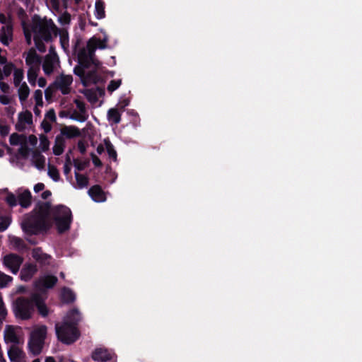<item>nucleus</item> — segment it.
Returning a JSON list of instances; mask_svg holds the SVG:
<instances>
[{"instance_id": "774afa93", "label": "nucleus", "mask_w": 362, "mask_h": 362, "mask_svg": "<svg viewBox=\"0 0 362 362\" xmlns=\"http://www.w3.org/2000/svg\"><path fill=\"white\" fill-rule=\"evenodd\" d=\"M45 362H56V361L53 357L47 356L46 357Z\"/></svg>"}, {"instance_id": "f3484780", "label": "nucleus", "mask_w": 362, "mask_h": 362, "mask_svg": "<svg viewBox=\"0 0 362 362\" xmlns=\"http://www.w3.org/2000/svg\"><path fill=\"white\" fill-rule=\"evenodd\" d=\"M57 282V278L52 275H45L41 276L35 283L37 288L53 287Z\"/></svg>"}, {"instance_id": "ddd939ff", "label": "nucleus", "mask_w": 362, "mask_h": 362, "mask_svg": "<svg viewBox=\"0 0 362 362\" xmlns=\"http://www.w3.org/2000/svg\"><path fill=\"white\" fill-rule=\"evenodd\" d=\"M74 103L77 109L71 111L70 119L79 122H85L88 119V115L84 103L79 99H75Z\"/></svg>"}, {"instance_id": "c9c22d12", "label": "nucleus", "mask_w": 362, "mask_h": 362, "mask_svg": "<svg viewBox=\"0 0 362 362\" xmlns=\"http://www.w3.org/2000/svg\"><path fill=\"white\" fill-rule=\"evenodd\" d=\"M13 281V278L0 271V288L8 286Z\"/></svg>"}, {"instance_id": "39448f33", "label": "nucleus", "mask_w": 362, "mask_h": 362, "mask_svg": "<svg viewBox=\"0 0 362 362\" xmlns=\"http://www.w3.org/2000/svg\"><path fill=\"white\" fill-rule=\"evenodd\" d=\"M47 334L45 325H35L33 327L28 341V351L33 356L39 355L44 347Z\"/></svg>"}, {"instance_id": "5701e85b", "label": "nucleus", "mask_w": 362, "mask_h": 362, "mask_svg": "<svg viewBox=\"0 0 362 362\" xmlns=\"http://www.w3.org/2000/svg\"><path fill=\"white\" fill-rule=\"evenodd\" d=\"M37 266L33 264H28L24 266L21 272V277L23 281H29L37 272Z\"/></svg>"}, {"instance_id": "9b49d317", "label": "nucleus", "mask_w": 362, "mask_h": 362, "mask_svg": "<svg viewBox=\"0 0 362 362\" xmlns=\"http://www.w3.org/2000/svg\"><path fill=\"white\" fill-rule=\"evenodd\" d=\"M23 57L25 59V64L28 69H40L42 63L41 57L37 53L34 48H30L26 52H24Z\"/></svg>"}, {"instance_id": "ea45409f", "label": "nucleus", "mask_w": 362, "mask_h": 362, "mask_svg": "<svg viewBox=\"0 0 362 362\" xmlns=\"http://www.w3.org/2000/svg\"><path fill=\"white\" fill-rule=\"evenodd\" d=\"M40 148L42 151H45L48 150L49 146V141L47 139V137L45 135H40Z\"/></svg>"}, {"instance_id": "a878e982", "label": "nucleus", "mask_w": 362, "mask_h": 362, "mask_svg": "<svg viewBox=\"0 0 362 362\" xmlns=\"http://www.w3.org/2000/svg\"><path fill=\"white\" fill-rule=\"evenodd\" d=\"M122 111L117 108H111L107 111V120L111 124H117L121 121Z\"/></svg>"}, {"instance_id": "a19ab883", "label": "nucleus", "mask_w": 362, "mask_h": 362, "mask_svg": "<svg viewBox=\"0 0 362 362\" xmlns=\"http://www.w3.org/2000/svg\"><path fill=\"white\" fill-rule=\"evenodd\" d=\"M42 95L43 93L41 90H35L33 97L37 105L43 106Z\"/></svg>"}, {"instance_id": "a211bd4d", "label": "nucleus", "mask_w": 362, "mask_h": 362, "mask_svg": "<svg viewBox=\"0 0 362 362\" xmlns=\"http://www.w3.org/2000/svg\"><path fill=\"white\" fill-rule=\"evenodd\" d=\"M18 204L23 208H28L31 204L32 195L28 189H19L17 192Z\"/></svg>"}, {"instance_id": "3c124183", "label": "nucleus", "mask_w": 362, "mask_h": 362, "mask_svg": "<svg viewBox=\"0 0 362 362\" xmlns=\"http://www.w3.org/2000/svg\"><path fill=\"white\" fill-rule=\"evenodd\" d=\"M63 170L65 175H68L70 173L71 170V164L69 159L64 163Z\"/></svg>"}, {"instance_id": "aec40b11", "label": "nucleus", "mask_w": 362, "mask_h": 362, "mask_svg": "<svg viewBox=\"0 0 362 362\" xmlns=\"http://www.w3.org/2000/svg\"><path fill=\"white\" fill-rule=\"evenodd\" d=\"M33 301L35 303V308H37L39 313L42 317H46L49 314V309L44 303L43 299L38 293L33 294Z\"/></svg>"}, {"instance_id": "6e6d98bb", "label": "nucleus", "mask_w": 362, "mask_h": 362, "mask_svg": "<svg viewBox=\"0 0 362 362\" xmlns=\"http://www.w3.org/2000/svg\"><path fill=\"white\" fill-rule=\"evenodd\" d=\"M37 84L40 88H44L47 85V81L45 78L41 77V78H38Z\"/></svg>"}, {"instance_id": "2f4dec72", "label": "nucleus", "mask_w": 362, "mask_h": 362, "mask_svg": "<svg viewBox=\"0 0 362 362\" xmlns=\"http://www.w3.org/2000/svg\"><path fill=\"white\" fill-rule=\"evenodd\" d=\"M62 299L66 303L73 302L75 300V295L71 290L64 288L61 293Z\"/></svg>"}, {"instance_id": "79ce46f5", "label": "nucleus", "mask_w": 362, "mask_h": 362, "mask_svg": "<svg viewBox=\"0 0 362 362\" xmlns=\"http://www.w3.org/2000/svg\"><path fill=\"white\" fill-rule=\"evenodd\" d=\"M4 66L3 67V71H1L3 75H4V77H7L11 73L12 71L14 72V66H13V64H11V63H8V64H4Z\"/></svg>"}, {"instance_id": "1a4fd4ad", "label": "nucleus", "mask_w": 362, "mask_h": 362, "mask_svg": "<svg viewBox=\"0 0 362 362\" xmlns=\"http://www.w3.org/2000/svg\"><path fill=\"white\" fill-rule=\"evenodd\" d=\"M4 266L13 274H16L23 262V257L16 254H8L2 259Z\"/></svg>"}, {"instance_id": "603ef678", "label": "nucleus", "mask_w": 362, "mask_h": 362, "mask_svg": "<svg viewBox=\"0 0 362 362\" xmlns=\"http://www.w3.org/2000/svg\"><path fill=\"white\" fill-rule=\"evenodd\" d=\"M45 187V186L43 183L39 182L34 186L33 190L35 193H38L40 192L44 191Z\"/></svg>"}, {"instance_id": "f704fd0d", "label": "nucleus", "mask_w": 362, "mask_h": 362, "mask_svg": "<svg viewBox=\"0 0 362 362\" xmlns=\"http://www.w3.org/2000/svg\"><path fill=\"white\" fill-rule=\"evenodd\" d=\"M47 174L48 176L54 182H58L60 179L59 170L54 165H48Z\"/></svg>"}, {"instance_id": "4468645a", "label": "nucleus", "mask_w": 362, "mask_h": 362, "mask_svg": "<svg viewBox=\"0 0 362 362\" xmlns=\"http://www.w3.org/2000/svg\"><path fill=\"white\" fill-rule=\"evenodd\" d=\"M8 356L11 362H27L25 353L16 345H11L8 349Z\"/></svg>"}, {"instance_id": "cd10ccee", "label": "nucleus", "mask_w": 362, "mask_h": 362, "mask_svg": "<svg viewBox=\"0 0 362 362\" xmlns=\"http://www.w3.org/2000/svg\"><path fill=\"white\" fill-rule=\"evenodd\" d=\"M65 148V139L62 136H57L54 145L53 146V153L57 155H61Z\"/></svg>"}, {"instance_id": "f8f14e48", "label": "nucleus", "mask_w": 362, "mask_h": 362, "mask_svg": "<svg viewBox=\"0 0 362 362\" xmlns=\"http://www.w3.org/2000/svg\"><path fill=\"white\" fill-rule=\"evenodd\" d=\"M15 126L16 129L19 132L31 129L33 126V115L31 112L28 110L20 112Z\"/></svg>"}, {"instance_id": "473e14b6", "label": "nucleus", "mask_w": 362, "mask_h": 362, "mask_svg": "<svg viewBox=\"0 0 362 362\" xmlns=\"http://www.w3.org/2000/svg\"><path fill=\"white\" fill-rule=\"evenodd\" d=\"M40 69H28L27 72L28 81L32 86H35Z\"/></svg>"}, {"instance_id": "20e7f679", "label": "nucleus", "mask_w": 362, "mask_h": 362, "mask_svg": "<svg viewBox=\"0 0 362 362\" xmlns=\"http://www.w3.org/2000/svg\"><path fill=\"white\" fill-rule=\"evenodd\" d=\"M107 47V39L103 40L95 37H91L87 42L86 47L79 50L78 59L79 63L84 67L93 64L97 65L98 62L95 57L97 48L105 49Z\"/></svg>"}, {"instance_id": "72a5a7b5", "label": "nucleus", "mask_w": 362, "mask_h": 362, "mask_svg": "<svg viewBox=\"0 0 362 362\" xmlns=\"http://www.w3.org/2000/svg\"><path fill=\"white\" fill-rule=\"evenodd\" d=\"M104 146L107 150V152L109 155V156L112 158L114 160H116L117 159V152L115 150V148L112 143L110 141L109 139H105L104 140Z\"/></svg>"}, {"instance_id": "4be33fe9", "label": "nucleus", "mask_w": 362, "mask_h": 362, "mask_svg": "<svg viewBox=\"0 0 362 362\" xmlns=\"http://www.w3.org/2000/svg\"><path fill=\"white\" fill-rule=\"evenodd\" d=\"M88 194L96 202H103L106 200V196L101 187L98 185H95L90 187L88 190Z\"/></svg>"}, {"instance_id": "c03bdc74", "label": "nucleus", "mask_w": 362, "mask_h": 362, "mask_svg": "<svg viewBox=\"0 0 362 362\" xmlns=\"http://www.w3.org/2000/svg\"><path fill=\"white\" fill-rule=\"evenodd\" d=\"M6 201L9 206H14L18 204V197L15 194L9 193L6 196Z\"/></svg>"}, {"instance_id": "8fccbe9b", "label": "nucleus", "mask_w": 362, "mask_h": 362, "mask_svg": "<svg viewBox=\"0 0 362 362\" xmlns=\"http://www.w3.org/2000/svg\"><path fill=\"white\" fill-rule=\"evenodd\" d=\"M52 123L51 122L49 121H47L45 119H43V121L41 123V127L43 129V130L45 131V133H48L51 131L52 129Z\"/></svg>"}, {"instance_id": "37998d69", "label": "nucleus", "mask_w": 362, "mask_h": 362, "mask_svg": "<svg viewBox=\"0 0 362 362\" xmlns=\"http://www.w3.org/2000/svg\"><path fill=\"white\" fill-rule=\"evenodd\" d=\"M0 23L3 24V25H13L11 15L0 13Z\"/></svg>"}, {"instance_id": "e433bc0d", "label": "nucleus", "mask_w": 362, "mask_h": 362, "mask_svg": "<svg viewBox=\"0 0 362 362\" xmlns=\"http://www.w3.org/2000/svg\"><path fill=\"white\" fill-rule=\"evenodd\" d=\"M81 93H83V95L86 96L87 100L92 103H94L98 100L97 94L93 90L86 89L83 91H81Z\"/></svg>"}, {"instance_id": "6ab92c4d", "label": "nucleus", "mask_w": 362, "mask_h": 362, "mask_svg": "<svg viewBox=\"0 0 362 362\" xmlns=\"http://www.w3.org/2000/svg\"><path fill=\"white\" fill-rule=\"evenodd\" d=\"M13 40V25H3L0 29V41L4 45H8Z\"/></svg>"}, {"instance_id": "9d476101", "label": "nucleus", "mask_w": 362, "mask_h": 362, "mask_svg": "<svg viewBox=\"0 0 362 362\" xmlns=\"http://www.w3.org/2000/svg\"><path fill=\"white\" fill-rule=\"evenodd\" d=\"M73 83V77L71 75L62 74L58 76L53 86L64 95L70 93L71 90V84Z\"/></svg>"}, {"instance_id": "49530a36", "label": "nucleus", "mask_w": 362, "mask_h": 362, "mask_svg": "<svg viewBox=\"0 0 362 362\" xmlns=\"http://www.w3.org/2000/svg\"><path fill=\"white\" fill-rule=\"evenodd\" d=\"M44 119L47 121H49L51 122H54L56 120V115L55 112L53 109L49 110L45 114Z\"/></svg>"}, {"instance_id": "338daca9", "label": "nucleus", "mask_w": 362, "mask_h": 362, "mask_svg": "<svg viewBox=\"0 0 362 362\" xmlns=\"http://www.w3.org/2000/svg\"><path fill=\"white\" fill-rule=\"evenodd\" d=\"M105 148V147L103 146V145H99L97 147V152H98V153L101 154L104 151Z\"/></svg>"}, {"instance_id": "4d7b16f0", "label": "nucleus", "mask_w": 362, "mask_h": 362, "mask_svg": "<svg viewBox=\"0 0 362 362\" xmlns=\"http://www.w3.org/2000/svg\"><path fill=\"white\" fill-rule=\"evenodd\" d=\"M92 160L95 166H100L102 165L100 160L95 155H92Z\"/></svg>"}, {"instance_id": "0e129e2a", "label": "nucleus", "mask_w": 362, "mask_h": 362, "mask_svg": "<svg viewBox=\"0 0 362 362\" xmlns=\"http://www.w3.org/2000/svg\"><path fill=\"white\" fill-rule=\"evenodd\" d=\"M42 106H40V105H37L35 104L34 108H33V111H34V113L36 116H40V113H41V110H40V108L42 107Z\"/></svg>"}, {"instance_id": "7ed1b4c3", "label": "nucleus", "mask_w": 362, "mask_h": 362, "mask_svg": "<svg viewBox=\"0 0 362 362\" xmlns=\"http://www.w3.org/2000/svg\"><path fill=\"white\" fill-rule=\"evenodd\" d=\"M80 320L79 312L77 310H71L66 315L64 321L55 326L59 340L66 344H72L76 341L79 337V332L76 326Z\"/></svg>"}, {"instance_id": "13d9d810", "label": "nucleus", "mask_w": 362, "mask_h": 362, "mask_svg": "<svg viewBox=\"0 0 362 362\" xmlns=\"http://www.w3.org/2000/svg\"><path fill=\"white\" fill-rule=\"evenodd\" d=\"M7 315V310L5 308V306H1L0 307V319H1V320L6 317V315Z\"/></svg>"}, {"instance_id": "680f3d73", "label": "nucleus", "mask_w": 362, "mask_h": 362, "mask_svg": "<svg viewBox=\"0 0 362 362\" xmlns=\"http://www.w3.org/2000/svg\"><path fill=\"white\" fill-rule=\"evenodd\" d=\"M8 133V129L5 125L0 124V134L6 135Z\"/></svg>"}, {"instance_id": "f03ea898", "label": "nucleus", "mask_w": 362, "mask_h": 362, "mask_svg": "<svg viewBox=\"0 0 362 362\" xmlns=\"http://www.w3.org/2000/svg\"><path fill=\"white\" fill-rule=\"evenodd\" d=\"M24 34L28 45L32 42V36L37 49L44 52L45 47L42 42L51 40L52 35L57 36V28L51 19L40 18L35 15L32 18L31 23L23 27Z\"/></svg>"}, {"instance_id": "2eb2a0df", "label": "nucleus", "mask_w": 362, "mask_h": 362, "mask_svg": "<svg viewBox=\"0 0 362 362\" xmlns=\"http://www.w3.org/2000/svg\"><path fill=\"white\" fill-rule=\"evenodd\" d=\"M4 338L6 344H12V345L17 346L20 342V339L17 334V327L7 325L4 332Z\"/></svg>"}, {"instance_id": "864d4df0", "label": "nucleus", "mask_w": 362, "mask_h": 362, "mask_svg": "<svg viewBox=\"0 0 362 362\" xmlns=\"http://www.w3.org/2000/svg\"><path fill=\"white\" fill-rule=\"evenodd\" d=\"M52 94H53V90L51 86H49L48 88H47L45 89V98L47 100L51 99V98L52 97Z\"/></svg>"}, {"instance_id": "412c9836", "label": "nucleus", "mask_w": 362, "mask_h": 362, "mask_svg": "<svg viewBox=\"0 0 362 362\" xmlns=\"http://www.w3.org/2000/svg\"><path fill=\"white\" fill-rule=\"evenodd\" d=\"M33 257L41 264H49L52 257L46 253H44L41 248L37 247L32 251Z\"/></svg>"}, {"instance_id": "bb28decb", "label": "nucleus", "mask_w": 362, "mask_h": 362, "mask_svg": "<svg viewBox=\"0 0 362 362\" xmlns=\"http://www.w3.org/2000/svg\"><path fill=\"white\" fill-rule=\"evenodd\" d=\"M8 240L11 247L13 250L21 251L25 248V244L21 238L9 235Z\"/></svg>"}, {"instance_id": "b1692460", "label": "nucleus", "mask_w": 362, "mask_h": 362, "mask_svg": "<svg viewBox=\"0 0 362 362\" xmlns=\"http://www.w3.org/2000/svg\"><path fill=\"white\" fill-rule=\"evenodd\" d=\"M33 165L39 170L45 169L46 165V158L37 151L33 152L31 158Z\"/></svg>"}, {"instance_id": "bf43d9fd", "label": "nucleus", "mask_w": 362, "mask_h": 362, "mask_svg": "<svg viewBox=\"0 0 362 362\" xmlns=\"http://www.w3.org/2000/svg\"><path fill=\"white\" fill-rule=\"evenodd\" d=\"M51 195L52 193L49 190H45L42 192L40 197L42 199H47Z\"/></svg>"}, {"instance_id": "69168bd1", "label": "nucleus", "mask_w": 362, "mask_h": 362, "mask_svg": "<svg viewBox=\"0 0 362 362\" xmlns=\"http://www.w3.org/2000/svg\"><path fill=\"white\" fill-rule=\"evenodd\" d=\"M29 141L33 145H35L37 144V137L34 135H30L29 136Z\"/></svg>"}, {"instance_id": "423d86ee", "label": "nucleus", "mask_w": 362, "mask_h": 362, "mask_svg": "<svg viewBox=\"0 0 362 362\" xmlns=\"http://www.w3.org/2000/svg\"><path fill=\"white\" fill-rule=\"evenodd\" d=\"M13 313L16 318L22 320H28L32 318L35 313L33 294L30 298H18L13 305Z\"/></svg>"}, {"instance_id": "c85d7f7f", "label": "nucleus", "mask_w": 362, "mask_h": 362, "mask_svg": "<svg viewBox=\"0 0 362 362\" xmlns=\"http://www.w3.org/2000/svg\"><path fill=\"white\" fill-rule=\"evenodd\" d=\"M57 33L59 35L60 43L62 48L66 50L69 47V33L64 28L59 30L57 28Z\"/></svg>"}, {"instance_id": "7c9ffc66", "label": "nucleus", "mask_w": 362, "mask_h": 362, "mask_svg": "<svg viewBox=\"0 0 362 362\" xmlns=\"http://www.w3.org/2000/svg\"><path fill=\"white\" fill-rule=\"evenodd\" d=\"M75 177L76 180V188L83 189L88 186V180L87 177L78 173H75Z\"/></svg>"}, {"instance_id": "6e6552de", "label": "nucleus", "mask_w": 362, "mask_h": 362, "mask_svg": "<svg viewBox=\"0 0 362 362\" xmlns=\"http://www.w3.org/2000/svg\"><path fill=\"white\" fill-rule=\"evenodd\" d=\"M59 66V60L57 54L52 47L49 52L45 57L42 62V69L46 75H50Z\"/></svg>"}, {"instance_id": "58836bf2", "label": "nucleus", "mask_w": 362, "mask_h": 362, "mask_svg": "<svg viewBox=\"0 0 362 362\" xmlns=\"http://www.w3.org/2000/svg\"><path fill=\"white\" fill-rule=\"evenodd\" d=\"M59 23L62 25H69L71 22V16L67 12L62 13L58 18Z\"/></svg>"}, {"instance_id": "e2e57ef3", "label": "nucleus", "mask_w": 362, "mask_h": 362, "mask_svg": "<svg viewBox=\"0 0 362 362\" xmlns=\"http://www.w3.org/2000/svg\"><path fill=\"white\" fill-rule=\"evenodd\" d=\"M78 148L81 153H84L86 152V146L82 141L78 142Z\"/></svg>"}, {"instance_id": "393cba45", "label": "nucleus", "mask_w": 362, "mask_h": 362, "mask_svg": "<svg viewBox=\"0 0 362 362\" xmlns=\"http://www.w3.org/2000/svg\"><path fill=\"white\" fill-rule=\"evenodd\" d=\"M81 134L80 130L74 126H66L63 127L61 129V134L59 136H62L69 139L74 138L79 136Z\"/></svg>"}, {"instance_id": "f257e3e1", "label": "nucleus", "mask_w": 362, "mask_h": 362, "mask_svg": "<svg viewBox=\"0 0 362 362\" xmlns=\"http://www.w3.org/2000/svg\"><path fill=\"white\" fill-rule=\"evenodd\" d=\"M52 216L59 233H63L69 229L71 221V212L65 206H57L50 209L47 203L40 206L37 211L28 216L21 223L24 232L36 234L40 231L47 230L52 226L49 219Z\"/></svg>"}, {"instance_id": "09e8293b", "label": "nucleus", "mask_w": 362, "mask_h": 362, "mask_svg": "<svg viewBox=\"0 0 362 362\" xmlns=\"http://www.w3.org/2000/svg\"><path fill=\"white\" fill-rule=\"evenodd\" d=\"M9 141L11 145H18L21 143V138L18 134H13L10 136Z\"/></svg>"}, {"instance_id": "de8ad7c7", "label": "nucleus", "mask_w": 362, "mask_h": 362, "mask_svg": "<svg viewBox=\"0 0 362 362\" xmlns=\"http://www.w3.org/2000/svg\"><path fill=\"white\" fill-rule=\"evenodd\" d=\"M74 73L75 74L78 75L81 77L83 83L86 85V79L85 78V70L83 68L81 67H75L74 69Z\"/></svg>"}, {"instance_id": "5fc2aeb1", "label": "nucleus", "mask_w": 362, "mask_h": 362, "mask_svg": "<svg viewBox=\"0 0 362 362\" xmlns=\"http://www.w3.org/2000/svg\"><path fill=\"white\" fill-rule=\"evenodd\" d=\"M0 88L2 90V92L7 93V92H8L10 87L7 83L2 82L1 81H0Z\"/></svg>"}, {"instance_id": "4c0bfd02", "label": "nucleus", "mask_w": 362, "mask_h": 362, "mask_svg": "<svg viewBox=\"0 0 362 362\" xmlns=\"http://www.w3.org/2000/svg\"><path fill=\"white\" fill-rule=\"evenodd\" d=\"M121 83H122L121 79L112 80L109 83V84L107 87V91L110 93H112V92H114L115 90H117L120 86Z\"/></svg>"}, {"instance_id": "052dcab7", "label": "nucleus", "mask_w": 362, "mask_h": 362, "mask_svg": "<svg viewBox=\"0 0 362 362\" xmlns=\"http://www.w3.org/2000/svg\"><path fill=\"white\" fill-rule=\"evenodd\" d=\"M10 102V98L6 95H0V103L4 105H7Z\"/></svg>"}, {"instance_id": "c756f323", "label": "nucleus", "mask_w": 362, "mask_h": 362, "mask_svg": "<svg viewBox=\"0 0 362 362\" xmlns=\"http://www.w3.org/2000/svg\"><path fill=\"white\" fill-rule=\"evenodd\" d=\"M95 17L98 19H102L105 17V5L102 0H97L95 5Z\"/></svg>"}, {"instance_id": "dca6fc26", "label": "nucleus", "mask_w": 362, "mask_h": 362, "mask_svg": "<svg viewBox=\"0 0 362 362\" xmlns=\"http://www.w3.org/2000/svg\"><path fill=\"white\" fill-rule=\"evenodd\" d=\"M113 354L105 348H97L92 353V358L94 361L105 362L112 359Z\"/></svg>"}, {"instance_id": "a18cd8bd", "label": "nucleus", "mask_w": 362, "mask_h": 362, "mask_svg": "<svg viewBox=\"0 0 362 362\" xmlns=\"http://www.w3.org/2000/svg\"><path fill=\"white\" fill-rule=\"evenodd\" d=\"M11 221L8 217H1L0 219V232L4 231L10 225Z\"/></svg>"}, {"instance_id": "0eeeda50", "label": "nucleus", "mask_w": 362, "mask_h": 362, "mask_svg": "<svg viewBox=\"0 0 362 362\" xmlns=\"http://www.w3.org/2000/svg\"><path fill=\"white\" fill-rule=\"evenodd\" d=\"M24 79V71L22 69H15L13 83L17 89L20 101L23 103L30 95V88Z\"/></svg>"}]
</instances>
